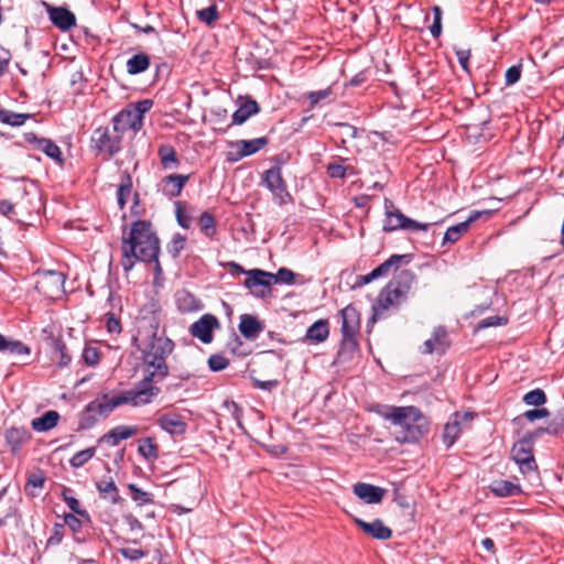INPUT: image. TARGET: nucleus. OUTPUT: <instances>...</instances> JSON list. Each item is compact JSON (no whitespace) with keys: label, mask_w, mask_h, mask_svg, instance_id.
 Listing matches in <instances>:
<instances>
[{"label":"nucleus","mask_w":564,"mask_h":564,"mask_svg":"<svg viewBox=\"0 0 564 564\" xmlns=\"http://www.w3.org/2000/svg\"><path fill=\"white\" fill-rule=\"evenodd\" d=\"M133 346L141 352L143 379L137 382L141 389L151 390V398H156L161 389L156 384L169 376L167 357L174 349L172 339L152 332L143 338L133 337Z\"/></svg>","instance_id":"nucleus-1"},{"label":"nucleus","mask_w":564,"mask_h":564,"mask_svg":"<svg viewBox=\"0 0 564 564\" xmlns=\"http://www.w3.org/2000/svg\"><path fill=\"white\" fill-rule=\"evenodd\" d=\"M121 265L124 272L133 269L138 261L155 262V271L161 272L159 263L160 240L148 220H137L129 234L123 236Z\"/></svg>","instance_id":"nucleus-2"},{"label":"nucleus","mask_w":564,"mask_h":564,"mask_svg":"<svg viewBox=\"0 0 564 564\" xmlns=\"http://www.w3.org/2000/svg\"><path fill=\"white\" fill-rule=\"evenodd\" d=\"M381 415L398 427L397 441L400 443H414L429 430L426 417L412 405L390 406Z\"/></svg>","instance_id":"nucleus-3"},{"label":"nucleus","mask_w":564,"mask_h":564,"mask_svg":"<svg viewBox=\"0 0 564 564\" xmlns=\"http://www.w3.org/2000/svg\"><path fill=\"white\" fill-rule=\"evenodd\" d=\"M412 281L413 275L410 271H403L392 279L378 294L372 305L371 321L386 318L390 310L397 308L406 299Z\"/></svg>","instance_id":"nucleus-4"},{"label":"nucleus","mask_w":564,"mask_h":564,"mask_svg":"<svg viewBox=\"0 0 564 564\" xmlns=\"http://www.w3.org/2000/svg\"><path fill=\"white\" fill-rule=\"evenodd\" d=\"M151 394V390L141 389L139 386L134 384L132 389L116 395L104 393L97 397L87 404L86 410L88 412H96L101 416H108L115 409L124 404L141 406L151 403L153 401Z\"/></svg>","instance_id":"nucleus-5"},{"label":"nucleus","mask_w":564,"mask_h":564,"mask_svg":"<svg viewBox=\"0 0 564 564\" xmlns=\"http://www.w3.org/2000/svg\"><path fill=\"white\" fill-rule=\"evenodd\" d=\"M386 218L383 221V231L391 232L399 229L406 231H427L431 224L420 223L406 217L400 209L395 208L391 200H384Z\"/></svg>","instance_id":"nucleus-6"},{"label":"nucleus","mask_w":564,"mask_h":564,"mask_svg":"<svg viewBox=\"0 0 564 564\" xmlns=\"http://www.w3.org/2000/svg\"><path fill=\"white\" fill-rule=\"evenodd\" d=\"M261 185L271 192L273 198L284 205L291 202L292 197L288 191L286 182L282 176V169L276 164L263 172L261 176Z\"/></svg>","instance_id":"nucleus-7"},{"label":"nucleus","mask_w":564,"mask_h":564,"mask_svg":"<svg viewBox=\"0 0 564 564\" xmlns=\"http://www.w3.org/2000/svg\"><path fill=\"white\" fill-rule=\"evenodd\" d=\"M536 437H539V435L534 431L532 434L516 442L511 448V457L523 474L536 468L535 459L532 454L533 442Z\"/></svg>","instance_id":"nucleus-8"},{"label":"nucleus","mask_w":564,"mask_h":564,"mask_svg":"<svg viewBox=\"0 0 564 564\" xmlns=\"http://www.w3.org/2000/svg\"><path fill=\"white\" fill-rule=\"evenodd\" d=\"M341 316V347L348 349L357 348L356 336L360 329L359 312L352 305H347L340 311Z\"/></svg>","instance_id":"nucleus-9"},{"label":"nucleus","mask_w":564,"mask_h":564,"mask_svg":"<svg viewBox=\"0 0 564 564\" xmlns=\"http://www.w3.org/2000/svg\"><path fill=\"white\" fill-rule=\"evenodd\" d=\"M91 145L98 153L112 156L121 150V137L112 134L108 127H99L93 132Z\"/></svg>","instance_id":"nucleus-10"},{"label":"nucleus","mask_w":564,"mask_h":564,"mask_svg":"<svg viewBox=\"0 0 564 564\" xmlns=\"http://www.w3.org/2000/svg\"><path fill=\"white\" fill-rule=\"evenodd\" d=\"M243 285L257 297H265L273 283V273L261 269H252L247 272Z\"/></svg>","instance_id":"nucleus-11"},{"label":"nucleus","mask_w":564,"mask_h":564,"mask_svg":"<svg viewBox=\"0 0 564 564\" xmlns=\"http://www.w3.org/2000/svg\"><path fill=\"white\" fill-rule=\"evenodd\" d=\"M219 326V321L215 315L204 314L199 319L191 325L189 333L203 344H209L213 341L214 330Z\"/></svg>","instance_id":"nucleus-12"},{"label":"nucleus","mask_w":564,"mask_h":564,"mask_svg":"<svg viewBox=\"0 0 564 564\" xmlns=\"http://www.w3.org/2000/svg\"><path fill=\"white\" fill-rule=\"evenodd\" d=\"M65 276L57 271H46L41 274L36 289L46 296L56 297L64 289Z\"/></svg>","instance_id":"nucleus-13"},{"label":"nucleus","mask_w":564,"mask_h":564,"mask_svg":"<svg viewBox=\"0 0 564 564\" xmlns=\"http://www.w3.org/2000/svg\"><path fill=\"white\" fill-rule=\"evenodd\" d=\"M405 254H393L388 260L382 262L380 265L375 268L371 272L358 275L357 280L355 282V286L360 288L364 286L370 282H372L376 279L382 278L388 275L391 268H399L402 263V261L406 258Z\"/></svg>","instance_id":"nucleus-14"},{"label":"nucleus","mask_w":564,"mask_h":564,"mask_svg":"<svg viewBox=\"0 0 564 564\" xmlns=\"http://www.w3.org/2000/svg\"><path fill=\"white\" fill-rule=\"evenodd\" d=\"M113 130L117 133H122L129 129L140 131L143 127L139 115H135L130 107L119 111L112 119Z\"/></svg>","instance_id":"nucleus-15"},{"label":"nucleus","mask_w":564,"mask_h":564,"mask_svg":"<svg viewBox=\"0 0 564 564\" xmlns=\"http://www.w3.org/2000/svg\"><path fill=\"white\" fill-rule=\"evenodd\" d=\"M473 414L469 412H455L444 426L443 441L447 447L452 446L462 433L463 421H471Z\"/></svg>","instance_id":"nucleus-16"},{"label":"nucleus","mask_w":564,"mask_h":564,"mask_svg":"<svg viewBox=\"0 0 564 564\" xmlns=\"http://www.w3.org/2000/svg\"><path fill=\"white\" fill-rule=\"evenodd\" d=\"M156 424L170 435H183L187 430L185 417L175 412H167L160 415Z\"/></svg>","instance_id":"nucleus-17"},{"label":"nucleus","mask_w":564,"mask_h":564,"mask_svg":"<svg viewBox=\"0 0 564 564\" xmlns=\"http://www.w3.org/2000/svg\"><path fill=\"white\" fill-rule=\"evenodd\" d=\"M449 347L448 335L443 327L434 329L431 338L426 339L423 344V354H440L443 355Z\"/></svg>","instance_id":"nucleus-18"},{"label":"nucleus","mask_w":564,"mask_h":564,"mask_svg":"<svg viewBox=\"0 0 564 564\" xmlns=\"http://www.w3.org/2000/svg\"><path fill=\"white\" fill-rule=\"evenodd\" d=\"M138 432L139 429L135 425H118L102 435L99 442L117 446L121 441L135 436Z\"/></svg>","instance_id":"nucleus-19"},{"label":"nucleus","mask_w":564,"mask_h":564,"mask_svg":"<svg viewBox=\"0 0 564 564\" xmlns=\"http://www.w3.org/2000/svg\"><path fill=\"white\" fill-rule=\"evenodd\" d=\"M355 522L366 534L373 539L384 541L392 536V530L384 525L380 519H376L372 522L356 519Z\"/></svg>","instance_id":"nucleus-20"},{"label":"nucleus","mask_w":564,"mask_h":564,"mask_svg":"<svg viewBox=\"0 0 564 564\" xmlns=\"http://www.w3.org/2000/svg\"><path fill=\"white\" fill-rule=\"evenodd\" d=\"M354 494L366 503H379L384 497L386 490L366 482H357Z\"/></svg>","instance_id":"nucleus-21"},{"label":"nucleus","mask_w":564,"mask_h":564,"mask_svg":"<svg viewBox=\"0 0 564 564\" xmlns=\"http://www.w3.org/2000/svg\"><path fill=\"white\" fill-rule=\"evenodd\" d=\"M238 329L240 334L249 340L258 338L260 333L263 330V324L253 315L242 314L239 318Z\"/></svg>","instance_id":"nucleus-22"},{"label":"nucleus","mask_w":564,"mask_h":564,"mask_svg":"<svg viewBox=\"0 0 564 564\" xmlns=\"http://www.w3.org/2000/svg\"><path fill=\"white\" fill-rule=\"evenodd\" d=\"M96 488L101 499L117 505L121 501L119 489L111 476H104L96 482Z\"/></svg>","instance_id":"nucleus-23"},{"label":"nucleus","mask_w":564,"mask_h":564,"mask_svg":"<svg viewBox=\"0 0 564 564\" xmlns=\"http://www.w3.org/2000/svg\"><path fill=\"white\" fill-rule=\"evenodd\" d=\"M481 214L482 213L480 212H474L465 221H462L447 228L443 238V245L454 243L458 241L460 237L469 229L470 224L477 220L481 216Z\"/></svg>","instance_id":"nucleus-24"},{"label":"nucleus","mask_w":564,"mask_h":564,"mask_svg":"<svg viewBox=\"0 0 564 564\" xmlns=\"http://www.w3.org/2000/svg\"><path fill=\"white\" fill-rule=\"evenodd\" d=\"M48 14L52 23L62 31H67L76 24L75 14L66 8H52Z\"/></svg>","instance_id":"nucleus-25"},{"label":"nucleus","mask_w":564,"mask_h":564,"mask_svg":"<svg viewBox=\"0 0 564 564\" xmlns=\"http://www.w3.org/2000/svg\"><path fill=\"white\" fill-rule=\"evenodd\" d=\"M26 141L30 143H34L36 149L45 153L48 158L61 162L62 161V151L59 147L50 139L37 138L35 134H28Z\"/></svg>","instance_id":"nucleus-26"},{"label":"nucleus","mask_w":564,"mask_h":564,"mask_svg":"<svg viewBox=\"0 0 564 564\" xmlns=\"http://www.w3.org/2000/svg\"><path fill=\"white\" fill-rule=\"evenodd\" d=\"M189 176L183 174H171L163 178L162 192L165 196L176 197L181 194Z\"/></svg>","instance_id":"nucleus-27"},{"label":"nucleus","mask_w":564,"mask_h":564,"mask_svg":"<svg viewBox=\"0 0 564 564\" xmlns=\"http://www.w3.org/2000/svg\"><path fill=\"white\" fill-rule=\"evenodd\" d=\"M329 325L326 319L314 322L306 330L304 340L308 343H323L328 338Z\"/></svg>","instance_id":"nucleus-28"},{"label":"nucleus","mask_w":564,"mask_h":564,"mask_svg":"<svg viewBox=\"0 0 564 564\" xmlns=\"http://www.w3.org/2000/svg\"><path fill=\"white\" fill-rule=\"evenodd\" d=\"M6 441L13 453L18 452L21 446L30 440L31 433L25 427L12 426L6 431Z\"/></svg>","instance_id":"nucleus-29"},{"label":"nucleus","mask_w":564,"mask_h":564,"mask_svg":"<svg viewBox=\"0 0 564 564\" xmlns=\"http://www.w3.org/2000/svg\"><path fill=\"white\" fill-rule=\"evenodd\" d=\"M491 492L501 498L514 497L521 494V487L519 484H514L510 480H495L490 485Z\"/></svg>","instance_id":"nucleus-30"},{"label":"nucleus","mask_w":564,"mask_h":564,"mask_svg":"<svg viewBox=\"0 0 564 564\" xmlns=\"http://www.w3.org/2000/svg\"><path fill=\"white\" fill-rule=\"evenodd\" d=\"M259 111V104L253 99H248L247 101L242 102L232 113V124H242L251 116L257 115Z\"/></svg>","instance_id":"nucleus-31"},{"label":"nucleus","mask_w":564,"mask_h":564,"mask_svg":"<svg viewBox=\"0 0 564 564\" xmlns=\"http://www.w3.org/2000/svg\"><path fill=\"white\" fill-rule=\"evenodd\" d=\"M0 352L13 356L30 355L31 349L21 340L8 339L0 333Z\"/></svg>","instance_id":"nucleus-32"},{"label":"nucleus","mask_w":564,"mask_h":564,"mask_svg":"<svg viewBox=\"0 0 564 564\" xmlns=\"http://www.w3.org/2000/svg\"><path fill=\"white\" fill-rule=\"evenodd\" d=\"M269 143V139L267 137H260L251 140H237L229 143V147H240L242 149V155L249 156L261 149H263Z\"/></svg>","instance_id":"nucleus-33"},{"label":"nucleus","mask_w":564,"mask_h":564,"mask_svg":"<svg viewBox=\"0 0 564 564\" xmlns=\"http://www.w3.org/2000/svg\"><path fill=\"white\" fill-rule=\"evenodd\" d=\"M176 305L181 312L189 313L202 308V302L189 292L182 290L176 293Z\"/></svg>","instance_id":"nucleus-34"},{"label":"nucleus","mask_w":564,"mask_h":564,"mask_svg":"<svg viewBox=\"0 0 564 564\" xmlns=\"http://www.w3.org/2000/svg\"><path fill=\"white\" fill-rule=\"evenodd\" d=\"M161 164L165 170L176 169L180 165V160L175 149L167 143L161 144L158 150Z\"/></svg>","instance_id":"nucleus-35"},{"label":"nucleus","mask_w":564,"mask_h":564,"mask_svg":"<svg viewBox=\"0 0 564 564\" xmlns=\"http://www.w3.org/2000/svg\"><path fill=\"white\" fill-rule=\"evenodd\" d=\"M58 420L59 414L56 411H47L32 421V427L37 432H46L55 427Z\"/></svg>","instance_id":"nucleus-36"},{"label":"nucleus","mask_w":564,"mask_h":564,"mask_svg":"<svg viewBox=\"0 0 564 564\" xmlns=\"http://www.w3.org/2000/svg\"><path fill=\"white\" fill-rule=\"evenodd\" d=\"M132 192V178L130 174L124 171L121 175V182L117 189V203L120 209H123Z\"/></svg>","instance_id":"nucleus-37"},{"label":"nucleus","mask_w":564,"mask_h":564,"mask_svg":"<svg viewBox=\"0 0 564 564\" xmlns=\"http://www.w3.org/2000/svg\"><path fill=\"white\" fill-rule=\"evenodd\" d=\"M149 66L150 58L144 53L135 54L127 61V72L129 75L143 73L149 68Z\"/></svg>","instance_id":"nucleus-38"},{"label":"nucleus","mask_w":564,"mask_h":564,"mask_svg":"<svg viewBox=\"0 0 564 564\" xmlns=\"http://www.w3.org/2000/svg\"><path fill=\"white\" fill-rule=\"evenodd\" d=\"M128 489L131 498L138 506L152 505L154 502L153 495L142 490L135 484H129Z\"/></svg>","instance_id":"nucleus-39"},{"label":"nucleus","mask_w":564,"mask_h":564,"mask_svg":"<svg viewBox=\"0 0 564 564\" xmlns=\"http://www.w3.org/2000/svg\"><path fill=\"white\" fill-rule=\"evenodd\" d=\"M73 490L64 487L62 490V497L67 507L76 514L88 518V512L80 507V502L72 496Z\"/></svg>","instance_id":"nucleus-40"},{"label":"nucleus","mask_w":564,"mask_h":564,"mask_svg":"<svg viewBox=\"0 0 564 564\" xmlns=\"http://www.w3.org/2000/svg\"><path fill=\"white\" fill-rule=\"evenodd\" d=\"M198 225L200 228V231L208 238H213L216 234V221L214 216L208 213L204 212L199 216Z\"/></svg>","instance_id":"nucleus-41"},{"label":"nucleus","mask_w":564,"mask_h":564,"mask_svg":"<svg viewBox=\"0 0 564 564\" xmlns=\"http://www.w3.org/2000/svg\"><path fill=\"white\" fill-rule=\"evenodd\" d=\"M564 431V412L558 413L547 424L546 427H540L535 430V433L540 436L542 433L556 435Z\"/></svg>","instance_id":"nucleus-42"},{"label":"nucleus","mask_w":564,"mask_h":564,"mask_svg":"<svg viewBox=\"0 0 564 564\" xmlns=\"http://www.w3.org/2000/svg\"><path fill=\"white\" fill-rule=\"evenodd\" d=\"M138 452L141 456H143L145 459H156L159 456V448L154 444L153 440L150 437H147L142 441H140Z\"/></svg>","instance_id":"nucleus-43"},{"label":"nucleus","mask_w":564,"mask_h":564,"mask_svg":"<svg viewBox=\"0 0 564 564\" xmlns=\"http://www.w3.org/2000/svg\"><path fill=\"white\" fill-rule=\"evenodd\" d=\"M96 454V447H88L86 449L79 451L72 456L69 459V464L74 468L83 467L87 462H89Z\"/></svg>","instance_id":"nucleus-44"},{"label":"nucleus","mask_w":564,"mask_h":564,"mask_svg":"<svg viewBox=\"0 0 564 564\" xmlns=\"http://www.w3.org/2000/svg\"><path fill=\"white\" fill-rule=\"evenodd\" d=\"M29 118L30 116L25 113L0 110V121L10 126H22Z\"/></svg>","instance_id":"nucleus-45"},{"label":"nucleus","mask_w":564,"mask_h":564,"mask_svg":"<svg viewBox=\"0 0 564 564\" xmlns=\"http://www.w3.org/2000/svg\"><path fill=\"white\" fill-rule=\"evenodd\" d=\"M197 17L199 21L206 23L207 25H213L219 18L218 8L216 4H210L207 8L198 10Z\"/></svg>","instance_id":"nucleus-46"},{"label":"nucleus","mask_w":564,"mask_h":564,"mask_svg":"<svg viewBox=\"0 0 564 564\" xmlns=\"http://www.w3.org/2000/svg\"><path fill=\"white\" fill-rule=\"evenodd\" d=\"M523 402L527 405L540 406L546 402V395L543 390L534 389L524 394Z\"/></svg>","instance_id":"nucleus-47"},{"label":"nucleus","mask_w":564,"mask_h":564,"mask_svg":"<svg viewBox=\"0 0 564 564\" xmlns=\"http://www.w3.org/2000/svg\"><path fill=\"white\" fill-rule=\"evenodd\" d=\"M186 238L181 234H176L173 236L171 242L167 245V251L173 257L176 258L180 256L181 251L185 248Z\"/></svg>","instance_id":"nucleus-48"},{"label":"nucleus","mask_w":564,"mask_h":564,"mask_svg":"<svg viewBox=\"0 0 564 564\" xmlns=\"http://www.w3.org/2000/svg\"><path fill=\"white\" fill-rule=\"evenodd\" d=\"M273 283L292 285L295 283V273L288 268H280L273 273Z\"/></svg>","instance_id":"nucleus-49"},{"label":"nucleus","mask_w":564,"mask_h":564,"mask_svg":"<svg viewBox=\"0 0 564 564\" xmlns=\"http://www.w3.org/2000/svg\"><path fill=\"white\" fill-rule=\"evenodd\" d=\"M432 10L433 23L430 26V32L434 39H437L442 33V9L438 6H434Z\"/></svg>","instance_id":"nucleus-50"},{"label":"nucleus","mask_w":564,"mask_h":564,"mask_svg":"<svg viewBox=\"0 0 564 564\" xmlns=\"http://www.w3.org/2000/svg\"><path fill=\"white\" fill-rule=\"evenodd\" d=\"M229 366V360L219 354L212 355L208 358V367L212 371H221Z\"/></svg>","instance_id":"nucleus-51"},{"label":"nucleus","mask_w":564,"mask_h":564,"mask_svg":"<svg viewBox=\"0 0 564 564\" xmlns=\"http://www.w3.org/2000/svg\"><path fill=\"white\" fill-rule=\"evenodd\" d=\"M332 88L328 87L326 89L310 91L307 94V98L310 100V108L313 109L319 101L328 98L332 95Z\"/></svg>","instance_id":"nucleus-52"},{"label":"nucleus","mask_w":564,"mask_h":564,"mask_svg":"<svg viewBox=\"0 0 564 564\" xmlns=\"http://www.w3.org/2000/svg\"><path fill=\"white\" fill-rule=\"evenodd\" d=\"M153 106V101L151 99H143V100H140L135 104H132L130 105V109L135 113V115H139V118L141 119V121L143 122V116L144 113H147L148 111L151 110Z\"/></svg>","instance_id":"nucleus-53"},{"label":"nucleus","mask_w":564,"mask_h":564,"mask_svg":"<svg viewBox=\"0 0 564 564\" xmlns=\"http://www.w3.org/2000/svg\"><path fill=\"white\" fill-rule=\"evenodd\" d=\"M64 536V524L55 523L50 538L46 541V546L58 545Z\"/></svg>","instance_id":"nucleus-54"},{"label":"nucleus","mask_w":564,"mask_h":564,"mask_svg":"<svg viewBox=\"0 0 564 564\" xmlns=\"http://www.w3.org/2000/svg\"><path fill=\"white\" fill-rule=\"evenodd\" d=\"M83 359L87 366L94 367L99 362V352L95 347H85Z\"/></svg>","instance_id":"nucleus-55"},{"label":"nucleus","mask_w":564,"mask_h":564,"mask_svg":"<svg viewBox=\"0 0 564 564\" xmlns=\"http://www.w3.org/2000/svg\"><path fill=\"white\" fill-rule=\"evenodd\" d=\"M521 78V65H513L509 67L505 75L507 86L514 85Z\"/></svg>","instance_id":"nucleus-56"},{"label":"nucleus","mask_w":564,"mask_h":564,"mask_svg":"<svg viewBox=\"0 0 564 564\" xmlns=\"http://www.w3.org/2000/svg\"><path fill=\"white\" fill-rule=\"evenodd\" d=\"M11 58V52L8 48L0 45V77L7 73Z\"/></svg>","instance_id":"nucleus-57"},{"label":"nucleus","mask_w":564,"mask_h":564,"mask_svg":"<svg viewBox=\"0 0 564 564\" xmlns=\"http://www.w3.org/2000/svg\"><path fill=\"white\" fill-rule=\"evenodd\" d=\"M119 552L124 558L130 561H138L145 556V552L141 549L123 547Z\"/></svg>","instance_id":"nucleus-58"},{"label":"nucleus","mask_w":564,"mask_h":564,"mask_svg":"<svg viewBox=\"0 0 564 564\" xmlns=\"http://www.w3.org/2000/svg\"><path fill=\"white\" fill-rule=\"evenodd\" d=\"M456 53V56H457V59L459 62V65L462 66V68L466 72V73H469V58L471 56V53L469 50H463V48H457L455 51Z\"/></svg>","instance_id":"nucleus-59"},{"label":"nucleus","mask_w":564,"mask_h":564,"mask_svg":"<svg viewBox=\"0 0 564 564\" xmlns=\"http://www.w3.org/2000/svg\"><path fill=\"white\" fill-rule=\"evenodd\" d=\"M327 173L333 178H343L346 175V167L339 163H329Z\"/></svg>","instance_id":"nucleus-60"},{"label":"nucleus","mask_w":564,"mask_h":564,"mask_svg":"<svg viewBox=\"0 0 564 564\" xmlns=\"http://www.w3.org/2000/svg\"><path fill=\"white\" fill-rule=\"evenodd\" d=\"M523 416L528 421L533 422L535 420L544 419V417L549 416V411L545 408L528 410L523 413Z\"/></svg>","instance_id":"nucleus-61"},{"label":"nucleus","mask_w":564,"mask_h":564,"mask_svg":"<svg viewBox=\"0 0 564 564\" xmlns=\"http://www.w3.org/2000/svg\"><path fill=\"white\" fill-rule=\"evenodd\" d=\"M507 323V319L500 316H490L487 318H484L479 323V328H488L492 326H499L505 325Z\"/></svg>","instance_id":"nucleus-62"},{"label":"nucleus","mask_w":564,"mask_h":564,"mask_svg":"<svg viewBox=\"0 0 564 564\" xmlns=\"http://www.w3.org/2000/svg\"><path fill=\"white\" fill-rule=\"evenodd\" d=\"M64 523L74 532H79L82 529V522L80 520L72 513L65 514L64 517Z\"/></svg>","instance_id":"nucleus-63"},{"label":"nucleus","mask_w":564,"mask_h":564,"mask_svg":"<svg viewBox=\"0 0 564 564\" xmlns=\"http://www.w3.org/2000/svg\"><path fill=\"white\" fill-rule=\"evenodd\" d=\"M176 219H177L178 225L182 228H185V229L189 228L191 217L182 210L180 203H176Z\"/></svg>","instance_id":"nucleus-64"}]
</instances>
